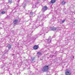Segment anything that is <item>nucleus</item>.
Returning <instances> with one entry per match:
<instances>
[{
	"mask_svg": "<svg viewBox=\"0 0 75 75\" xmlns=\"http://www.w3.org/2000/svg\"><path fill=\"white\" fill-rule=\"evenodd\" d=\"M34 38H37V37H38V36H37V35H35L34 36Z\"/></svg>",
	"mask_w": 75,
	"mask_h": 75,
	"instance_id": "nucleus-21",
	"label": "nucleus"
},
{
	"mask_svg": "<svg viewBox=\"0 0 75 75\" xmlns=\"http://www.w3.org/2000/svg\"><path fill=\"white\" fill-rule=\"evenodd\" d=\"M45 31H49L50 30H53L54 31L56 30L57 28L54 27H51L50 28V26H49L45 28Z\"/></svg>",
	"mask_w": 75,
	"mask_h": 75,
	"instance_id": "nucleus-1",
	"label": "nucleus"
},
{
	"mask_svg": "<svg viewBox=\"0 0 75 75\" xmlns=\"http://www.w3.org/2000/svg\"><path fill=\"white\" fill-rule=\"evenodd\" d=\"M49 69V66L47 65H45L42 69V70L43 71V72H47V71H48Z\"/></svg>",
	"mask_w": 75,
	"mask_h": 75,
	"instance_id": "nucleus-2",
	"label": "nucleus"
},
{
	"mask_svg": "<svg viewBox=\"0 0 75 75\" xmlns=\"http://www.w3.org/2000/svg\"><path fill=\"white\" fill-rule=\"evenodd\" d=\"M45 31H44V30H42L41 31V32L42 33V34H43L44 33H45Z\"/></svg>",
	"mask_w": 75,
	"mask_h": 75,
	"instance_id": "nucleus-19",
	"label": "nucleus"
},
{
	"mask_svg": "<svg viewBox=\"0 0 75 75\" xmlns=\"http://www.w3.org/2000/svg\"><path fill=\"white\" fill-rule=\"evenodd\" d=\"M47 42L48 44H49V43H51V37H49L48 38V39L47 40Z\"/></svg>",
	"mask_w": 75,
	"mask_h": 75,
	"instance_id": "nucleus-5",
	"label": "nucleus"
},
{
	"mask_svg": "<svg viewBox=\"0 0 75 75\" xmlns=\"http://www.w3.org/2000/svg\"><path fill=\"white\" fill-rule=\"evenodd\" d=\"M66 75H71V73H70V71H66Z\"/></svg>",
	"mask_w": 75,
	"mask_h": 75,
	"instance_id": "nucleus-10",
	"label": "nucleus"
},
{
	"mask_svg": "<svg viewBox=\"0 0 75 75\" xmlns=\"http://www.w3.org/2000/svg\"><path fill=\"white\" fill-rule=\"evenodd\" d=\"M65 21H66V19H65L64 20L62 21V23H64Z\"/></svg>",
	"mask_w": 75,
	"mask_h": 75,
	"instance_id": "nucleus-20",
	"label": "nucleus"
},
{
	"mask_svg": "<svg viewBox=\"0 0 75 75\" xmlns=\"http://www.w3.org/2000/svg\"><path fill=\"white\" fill-rule=\"evenodd\" d=\"M7 52L6 51V53H7Z\"/></svg>",
	"mask_w": 75,
	"mask_h": 75,
	"instance_id": "nucleus-31",
	"label": "nucleus"
},
{
	"mask_svg": "<svg viewBox=\"0 0 75 75\" xmlns=\"http://www.w3.org/2000/svg\"><path fill=\"white\" fill-rule=\"evenodd\" d=\"M38 45H35L33 47V48L34 50H37V48H38Z\"/></svg>",
	"mask_w": 75,
	"mask_h": 75,
	"instance_id": "nucleus-11",
	"label": "nucleus"
},
{
	"mask_svg": "<svg viewBox=\"0 0 75 75\" xmlns=\"http://www.w3.org/2000/svg\"><path fill=\"white\" fill-rule=\"evenodd\" d=\"M26 6V4H23V8H25V6Z\"/></svg>",
	"mask_w": 75,
	"mask_h": 75,
	"instance_id": "nucleus-16",
	"label": "nucleus"
},
{
	"mask_svg": "<svg viewBox=\"0 0 75 75\" xmlns=\"http://www.w3.org/2000/svg\"><path fill=\"white\" fill-rule=\"evenodd\" d=\"M34 14V13L33 12H31L30 13V16H33Z\"/></svg>",
	"mask_w": 75,
	"mask_h": 75,
	"instance_id": "nucleus-13",
	"label": "nucleus"
},
{
	"mask_svg": "<svg viewBox=\"0 0 75 75\" xmlns=\"http://www.w3.org/2000/svg\"><path fill=\"white\" fill-rule=\"evenodd\" d=\"M28 59H26V61H27V62L28 61Z\"/></svg>",
	"mask_w": 75,
	"mask_h": 75,
	"instance_id": "nucleus-27",
	"label": "nucleus"
},
{
	"mask_svg": "<svg viewBox=\"0 0 75 75\" xmlns=\"http://www.w3.org/2000/svg\"><path fill=\"white\" fill-rule=\"evenodd\" d=\"M7 47H8V50H7V51L8 52V51L9 50H10V48H11V45H8L7 46Z\"/></svg>",
	"mask_w": 75,
	"mask_h": 75,
	"instance_id": "nucleus-8",
	"label": "nucleus"
},
{
	"mask_svg": "<svg viewBox=\"0 0 75 75\" xmlns=\"http://www.w3.org/2000/svg\"><path fill=\"white\" fill-rule=\"evenodd\" d=\"M20 0H18V3H19V1H20Z\"/></svg>",
	"mask_w": 75,
	"mask_h": 75,
	"instance_id": "nucleus-30",
	"label": "nucleus"
},
{
	"mask_svg": "<svg viewBox=\"0 0 75 75\" xmlns=\"http://www.w3.org/2000/svg\"><path fill=\"white\" fill-rule=\"evenodd\" d=\"M31 75H33L34 74V73H31Z\"/></svg>",
	"mask_w": 75,
	"mask_h": 75,
	"instance_id": "nucleus-28",
	"label": "nucleus"
},
{
	"mask_svg": "<svg viewBox=\"0 0 75 75\" xmlns=\"http://www.w3.org/2000/svg\"><path fill=\"white\" fill-rule=\"evenodd\" d=\"M42 55V52H37V55L38 57H40V55Z\"/></svg>",
	"mask_w": 75,
	"mask_h": 75,
	"instance_id": "nucleus-4",
	"label": "nucleus"
},
{
	"mask_svg": "<svg viewBox=\"0 0 75 75\" xmlns=\"http://www.w3.org/2000/svg\"><path fill=\"white\" fill-rule=\"evenodd\" d=\"M32 8H37V4H33L32 5Z\"/></svg>",
	"mask_w": 75,
	"mask_h": 75,
	"instance_id": "nucleus-9",
	"label": "nucleus"
},
{
	"mask_svg": "<svg viewBox=\"0 0 75 75\" xmlns=\"http://www.w3.org/2000/svg\"><path fill=\"white\" fill-rule=\"evenodd\" d=\"M13 23L14 25H17L18 24V23H20V18H17L15 19L13 21Z\"/></svg>",
	"mask_w": 75,
	"mask_h": 75,
	"instance_id": "nucleus-3",
	"label": "nucleus"
},
{
	"mask_svg": "<svg viewBox=\"0 0 75 75\" xmlns=\"http://www.w3.org/2000/svg\"><path fill=\"white\" fill-rule=\"evenodd\" d=\"M4 13H5V12L4 11H2L1 13V14H4Z\"/></svg>",
	"mask_w": 75,
	"mask_h": 75,
	"instance_id": "nucleus-23",
	"label": "nucleus"
},
{
	"mask_svg": "<svg viewBox=\"0 0 75 75\" xmlns=\"http://www.w3.org/2000/svg\"><path fill=\"white\" fill-rule=\"evenodd\" d=\"M18 67H21V65H20V64H18Z\"/></svg>",
	"mask_w": 75,
	"mask_h": 75,
	"instance_id": "nucleus-24",
	"label": "nucleus"
},
{
	"mask_svg": "<svg viewBox=\"0 0 75 75\" xmlns=\"http://www.w3.org/2000/svg\"><path fill=\"white\" fill-rule=\"evenodd\" d=\"M61 4H65V2L64 1H62L61 3Z\"/></svg>",
	"mask_w": 75,
	"mask_h": 75,
	"instance_id": "nucleus-17",
	"label": "nucleus"
},
{
	"mask_svg": "<svg viewBox=\"0 0 75 75\" xmlns=\"http://www.w3.org/2000/svg\"><path fill=\"white\" fill-rule=\"evenodd\" d=\"M35 57H32L31 58V62H33V61H34V60L35 59Z\"/></svg>",
	"mask_w": 75,
	"mask_h": 75,
	"instance_id": "nucleus-12",
	"label": "nucleus"
},
{
	"mask_svg": "<svg viewBox=\"0 0 75 75\" xmlns=\"http://www.w3.org/2000/svg\"><path fill=\"white\" fill-rule=\"evenodd\" d=\"M11 1H12V0H9L8 1V2L9 3H12Z\"/></svg>",
	"mask_w": 75,
	"mask_h": 75,
	"instance_id": "nucleus-22",
	"label": "nucleus"
},
{
	"mask_svg": "<svg viewBox=\"0 0 75 75\" xmlns=\"http://www.w3.org/2000/svg\"><path fill=\"white\" fill-rule=\"evenodd\" d=\"M56 53H57V52H56Z\"/></svg>",
	"mask_w": 75,
	"mask_h": 75,
	"instance_id": "nucleus-32",
	"label": "nucleus"
},
{
	"mask_svg": "<svg viewBox=\"0 0 75 75\" xmlns=\"http://www.w3.org/2000/svg\"><path fill=\"white\" fill-rule=\"evenodd\" d=\"M43 23H42V25H41V27H42V26H43Z\"/></svg>",
	"mask_w": 75,
	"mask_h": 75,
	"instance_id": "nucleus-26",
	"label": "nucleus"
},
{
	"mask_svg": "<svg viewBox=\"0 0 75 75\" xmlns=\"http://www.w3.org/2000/svg\"><path fill=\"white\" fill-rule=\"evenodd\" d=\"M25 1L26 2H27V3H30V0H25Z\"/></svg>",
	"mask_w": 75,
	"mask_h": 75,
	"instance_id": "nucleus-15",
	"label": "nucleus"
},
{
	"mask_svg": "<svg viewBox=\"0 0 75 75\" xmlns=\"http://www.w3.org/2000/svg\"><path fill=\"white\" fill-rule=\"evenodd\" d=\"M18 8V7L16 6L14 8V9H12V11H13L14 10H16V8Z\"/></svg>",
	"mask_w": 75,
	"mask_h": 75,
	"instance_id": "nucleus-18",
	"label": "nucleus"
},
{
	"mask_svg": "<svg viewBox=\"0 0 75 75\" xmlns=\"http://www.w3.org/2000/svg\"><path fill=\"white\" fill-rule=\"evenodd\" d=\"M50 58H52V57H53V55H50Z\"/></svg>",
	"mask_w": 75,
	"mask_h": 75,
	"instance_id": "nucleus-25",
	"label": "nucleus"
},
{
	"mask_svg": "<svg viewBox=\"0 0 75 75\" xmlns=\"http://www.w3.org/2000/svg\"><path fill=\"white\" fill-rule=\"evenodd\" d=\"M47 8H48V7H47V6H45L43 7L42 9V11H46L47 10Z\"/></svg>",
	"mask_w": 75,
	"mask_h": 75,
	"instance_id": "nucleus-6",
	"label": "nucleus"
},
{
	"mask_svg": "<svg viewBox=\"0 0 75 75\" xmlns=\"http://www.w3.org/2000/svg\"><path fill=\"white\" fill-rule=\"evenodd\" d=\"M43 17H43H46L45 16V15H44V14H42V15H39L38 16V18H40V17Z\"/></svg>",
	"mask_w": 75,
	"mask_h": 75,
	"instance_id": "nucleus-7",
	"label": "nucleus"
},
{
	"mask_svg": "<svg viewBox=\"0 0 75 75\" xmlns=\"http://www.w3.org/2000/svg\"><path fill=\"white\" fill-rule=\"evenodd\" d=\"M51 2V3H54L55 2V0H52Z\"/></svg>",
	"mask_w": 75,
	"mask_h": 75,
	"instance_id": "nucleus-14",
	"label": "nucleus"
},
{
	"mask_svg": "<svg viewBox=\"0 0 75 75\" xmlns=\"http://www.w3.org/2000/svg\"><path fill=\"white\" fill-rule=\"evenodd\" d=\"M38 20H39V21H40V20L39 19H38V20H37V21H38Z\"/></svg>",
	"mask_w": 75,
	"mask_h": 75,
	"instance_id": "nucleus-29",
	"label": "nucleus"
}]
</instances>
